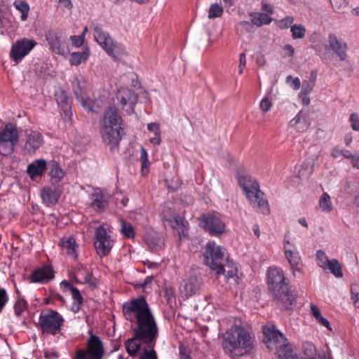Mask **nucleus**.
I'll use <instances>...</instances> for the list:
<instances>
[{"label": "nucleus", "instance_id": "1", "mask_svg": "<svg viewBox=\"0 0 359 359\" xmlns=\"http://www.w3.org/2000/svg\"><path fill=\"white\" fill-rule=\"evenodd\" d=\"M122 312L126 320L135 324L132 337L124 342L127 353L130 357L139 354V359H158L154 347L159 329L146 297L140 295L124 302Z\"/></svg>", "mask_w": 359, "mask_h": 359}, {"label": "nucleus", "instance_id": "2", "mask_svg": "<svg viewBox=\"0 0 359 359\" xmlns=\"http://www.w3.org/2000/svg\"><path fill=\"white\" fill-rule=\"evenodd\" d=\"M100 133L102 142L110 147L111 151L118 150L124 135V124L118 109L115 107H107L99 121Z\"/></svg>", "mask_w": 359, "mask_h": 359}, {"label": "nucleus", "instance_id": "3", "mask_svg": "<svg viewBox=\"0 0 359 359\" xmlns=\"http://www.w3.org/2000/svg\"><path fill=\"white\" fill-rule=\"evenodd\" d=\"M267 284L276 304L283 309H290L296 297L290 288V282L281 268L270 267L267 271Z\"/></svg>", "mask_w": 359, "mask_h": 359}, {"label": "nucleus", "instance_id": "4", "mask_svg": "<svg viewBox=\"0 0 359 359\" xmlns=\"http://www.w3.org/2000/svg\"><path fill=\"white\" fill-rule=\"evenodd\" d=\"M222 348L231 357L249 353L253 348V341L250 332L240 325H233L224 334Z\"/></svg>", "mask_w": 359, "mask_h": 359}, {"label": "nucleus", "instance_id": "5", "mask_svg": "<svg viewBox=\"0 0 359 359\" xmlns=\"http://www.w3.org/2000/svg\"><path fill=\"white\" fill-rule=\"evenodd\" d=\"M238 182L252 208L264 215L269 214V204L264 199V194L259 189L258 182L248 175H238Z\"/></svg>", "mask_w": 359, "mask_h": 359}, {"label": "nucleus", "instance_id": "6", "mask_svg": "<svg viewBox=\"0 0 359 359\" xmlns=\"http://www.w3.org/2000/svg\"><path fill=\"white\" fill-rule=\"evenodd\" d=\"M94 38L97 43L114 60L126 55L125 46L114 41L110 34L97 25L94 26Z\"/></svg>", "mask_w": 359, "mask_h": 359}, {"label": "nucleus", "instance_id": "7", "mask_svg": "<svg viewBox=\"0 0 359 359\" xmlns=\"http://www.w3.org/2000/svg\"><path fill=\"white\" fill-rule=\"evenodd\" d=\"M64 323V318L57 311L48 309L41 312L38 327L43 334L55 336L61 332Z\"/></svg>", "mask_w": 359, "mask_h": 359}, {"label": "nucleus", "instance_id": "8", "mask_svg": "<svg viewBox=\"0 0 359 359\" xmlns=\"http://www.w3.org/2000/svg\"><path fill=\"white\" fill-rule=\"evenodd\" d=\"M198 225L205 232L215 237L223 234L226 229L221 214L215 211L203 214L198 218Z\"/></svg>", "mask_w": 359, "mask_h": 359}, {"label": "nucleus", "instance_id": "9", "mask_svg": "<svg viewBox=\"0 0 359 359\" xmlns=\"http://www.w3.org/2000/svg\"><path fill=\"white\" fill-rule=\"evenodd\" d=\"M204 262L217 274H223L224 270V255L222 248L215 241L207 243L204 252Z\"/></svg>", "mask_w": 359, "mask_h": 359}, {"label": "nucleus", "instance_id": "10", "mask_svg": "<svg viewBox=\"0 0 359 359\" xmlns=\"http://www.w3.org/2000/svg\"><path fill=\"white\" fill-rule=\"evenodd\" d=\"M104 353V346L101 338L89 332L86 349L78 350L74 359H102Z\"/></svg>", "mask_w": 359, "mask_h": 359}, {"label": "nucleus", "instance_id": "11", "mask_svg": "<svg viewBox=\"0 0 359 359\" xmlns=\"http://www.w3.org/2000/svg\"><path fill=\"white\" fill-rule=\"evenodd\" d=\"M19 140L18 130L15 125L8 123L0 131V154L3 156L11 155Z\"/></svg>", "mask_w": 359, "mask_h": 359}, {"label": "nucleus", "instance_id": "12", "mask_svg": "<svg viewBox=\"0 0 359 359\" xmlns=\"http://www.w3.org/2000/svg\"><path fill=\"white\" fill-rule=\"evenodd\" d=\"M114 245V241L107 233L104 226L100 225L95 229L94 246L97 254L100 257H107Z\"/></svg>", "mask_w": 359, "mask_h": 359}, {"label": "nucleus", "instance_id": "13", "mask_svg": "<svg viewBox=\"0 0 359 359\" xmlns=\"http://www.w3.org/2000/svg\"><path fill=\"white\" fill-rule=\"evenodd\" d=\"M37 43L33 39L22 38L17 40L13 43L10 57L15 64L20 63L32 50L36 46Z\"/></svg>", "mask_w": 359, "mask_h": 359}, {"label": "nucleus", "instance_id": "14", "mask_svg": "<svg viewBox=\"0 0 359 359\" xmlns=\"http://www.w3.org/2000/svg\"><path fill=\"white\" fill-rule=\"evenodd\" d=\"M55 271L51 265L45 264L37 267L27 276V280L29 283L46 284L53 280Z\"/></svg>", "mask_w": 359, "mask_h": 359}, {"label": "nucleus", "instance_id": "15", "mask_svg": "<svg viewBox=\"0 0 359 359\" xmlns=\"http://www.w3.org/2000/svg\"><path fill=\"white\" fill-rule=\"evenodd\" d=\"M283 250L285 256L290 265L293 275H295L296 272L300 273L302 271V262L297 247L288 240L285 239Z\"/></svg>", "mask_w": 359, "mask_h": 359}, {"label": "nucleus", "instance_id": "16", "mask_svg": "<svg viewBox=\"0 0 359 359\" xmlns=\"http://www.w3.org/2000/svg\"><path fill=\"white\" fill-rule=\"evenodd\" d=\"M327 42L325 46V50L334 52L341 61H344L347 58L348 45L345 41L338 38L335 34L330 33Z\"/></svg>", "mask_w": 359, "mask_h": 359}, {"label": "nucleus", "instance_id": "17", "mask_svg": "<svg viewBox=\"0 0 359 359\" xmlns=\"http://www.w3.org/2000/svg\"><path fill=\"white\" fill-rule=\"evenodd\" d=\"M46 39L50 49L56 54L65 55L69 53L68 42L62 39L53 30H48L46 33Z\"/></svg>", "mask_w": 359, "mask_h": 359}, {"label": "nucleus", "instance_id": "18", "mask_svg": "<svg viewBox=\"0 0 359 359\" xmlns=\"http://www.w3.org/2000/svg\"><path fill=\"white\" fill-rule=\"evenodd\" d=\"M43 136L38 130H27L25 131V142L24 144V151L33 155L43 144Z\"/></svg>", "mask_w": 359, "mask_h": 359}, {"label": "nucleus", "instance_id": "19", "mask_svg": "<svg viewBox=\"0 0 359 359\" xmlns=\"http://www.w3.org/2000/svg\"><path fill=\"white\" fill-rule=\"evenodd\" d=\"M72 89L76 100L89 111L95 112L92 107V100L87 97L85 82L75 77L72 81Z\"/></svg>", "mask_w": 359, "mask_h": 359}, {"label": "nucleus", "instance_id": "20", "mask_svg": "<svg viewBox=\"0 0 359 359\" xmlns=\"http://www.w3.org/2000/svg\"><path fill=\"white\" fill-rule=\"evenodd\" d=\"M116 99L123 108L128 107L126 109L128 114L134 112V107L137 102V96L133 90L128 88H121L116 93Z\"/></svg>", "mask_w": 359, "mask_h": 359}, {"label": "nucleus", "instance_id": "21", "mask_svg": "<svg viewBox=\"0 0 359 359\" xmlns=\"http://www.w3.org/2000/svg\"><path fill=\"white\" fill-rule=\"evenodd\" d=\"M202 280L201 278L191 276L189 278L184 280L183 283L180 287V290L182 295L188 298L194 296L199 292Z\"/></svg>", "mask_w": 359, "mask_h": 359}, {"label": "nucleus", "instance_id": "22", "mask_svg": "<svg viewBox=\"0 0 359 359\" xmlns=\"http://www.w3.org/2000/svg\"><path fill=\"white\" fill-rule=\"evenodd\" d=\"M90 205L97 212H104L108 205L107 195L105 191L97 188L90 195Z\"/></svg>", "mask_w": 359, "mask_h": 359}, {"label": "nucleus", "instance_id": "23", "mask_svg": "<svg viewBox=\"0 0 359 359\" xmlns=\"http://www.w3.org/2000/svg\"><path fill=\"white\" fill-rule=\"evenodd\" d=\"M60 246L66 250L67 255L74 259L78 257L76 248L79 245L76 243L75 238L72 236H65L60 241Z\"/></svg>", "mask_w": 359, "mask_h": 359}, {"label": "nucleus", "instance_id": "24", "mask_svg": "<svg viewBox=\"0 0 359 359\" xmlns=\"http://www.w3.org/2000/svg\"><path fill=\"white\" fill-rule=\"evenodd\" d=\"M48 163L44 159H37L30 163L27 168V172L32 179L41 176L47 169Z\"/></svg>", "mask_w": 359, "mask_h": 359}, {"label": "nucleus", "instance_id": "25", "mask_svg": "<svg viewBox=\"0 0 359 359\" xmlns=\"http://www.w3.org/2000/svg\"><path fill=\"white\" fill-rule=\"evenodd\" d=\"M290 126L294 127L297 131L303 133L306 131L310 126L308 115L302 111L299 112L297 116L290 121Z\"/></svg>", "mask_w": 359, "mask_h": 359}, {"label": "nucleus", "instance_id": "26", "mask_svg": "<svg viewBox=\"0 0 359 359\" xmlns=\"http://www.w3.org/2000/svg\"><path fill=\"white\" fill-rule=\"evenodd\" d=\"M41 196L46 205H53L57 203L60 193L57 189L48 187L43 189Z\"/></svg>", "mask_w": 359, "mask_h": 359}, {"label": "nucleus", "instance_id": "27", "mask_svg": "<svg viewBox=\"0 0 359 359\" xmlns=\"http://www.w3.org/2000/svg\"><path fill=\"white\" fill-rule=\"evenodd\" d=\"M278 359H302L292 349L290 344H283L276 348Z\"/></svg>", "mask_w": 359, "mask_h": 359}, {"label": "nucleus", "instance_id": "28", "mask_svg": "<svg viewBox=\"0 0 359 359\" xmlns=\"http://www.w3.org/2000/svg\"><path fill=\"white\" fill-rule=\"evenodd\" d=\"M55 100L57 104L64 112H67L71 109V99L67 96L66 92L59 89L55 92Z\"/></svg>", "mask_w": 359, "mask_h": 359}, {"label": "nucleus", "instance_id": "29", "mask_svg": "<svg viewBox=\"0 0 359 359\" xmlns=\"http://www.w3.org/2000/svg\"><path fill=\"white\" fill-rule=\"evenodd\" d=\"M263 332L269 341H273L277 344L285 342L286 340L284 335L279 330L275 329L274 326L272 327L264 326Z\"/></svg>", "mask_w": 359, "mask_h": 359}, {"label": "nucleus", "instance_id": "30", "mask_svg": "<svg viewBox=\"0 0 359 359\" xmlns=\"http://www.w3.org/2000/svg\"><path fill=\"white\" fill-rule=\"evenodd\" d=\"M47 169L49 170V175L52 179H56L57 182L60 181L65 175V172L60 167L58 162L50 161L48 163Z\"/></svg>", "mask_w": 359, "mask_h": 359}, {"label": "nucleus", "instance_id": "31", "mask_svg": "<svg viewBox=\"0 0 359 359\" xmlns=\"http://www.w3.org/2000/svg\"><path fill=\"white\" fill-rule=\"evenodd\" d=\"M90 56L88 48H85L82 52H74L71 55L69 62L71 65L78 66L86 62Z\"/></svg>", "mask_w": 359, "mask_h": 359}, {"label": "nucleus", "instance_id": "32", "mask_svg": "<svg viewBox=\"0 0 359 359\" xmlns=\"http://www.w3.org/2000/svg\"><path fill=\"white\" fill-rule=\"evenodd\" d=\"M147 129L154 134V137L149 139L150 143L154 146L159 145L161 142V132L159 124L156 122L148 123Z\"/></svg>", "mask_w": 359, "mask_h": 359}, {"label": "nucleus", "instance_id": "33", "mask_svg": "<svg viewBox=\"0 0 359 359\" xmlns=\"http://www.w3.org/2000/svg\"><path fill=\"white\" fill-rule=\"evenodd\" d=\"M319 209L324 212H330L332 210L331 198L327 192H323L318 201Z\"/></svg>", "mask_w": 359, "mask_h": 359}, {"label": "nucleus", "instance_id": "34", "mask_svg": "<svg viewBox=\"0 0 359 359\" xmlns=\"http://www.w3.org/2000/svg\"><path fill=\"white\" fill-rule=\"evenodd\" d=\"M78 274L83 276L84 283L90 286H96V279L93 278V272L83 265L78 267Z\"/></svg>", "mask_w": 359, "mask_h": 359}, {"label": "nucleus", "instance_id": "35", "mask_svg": "<svg viewBox=\"0 0 359 359\" xmlns=\"http://www.w3.org/2000/svg\"><path fill=\"white\" fill-rule=\"evenodd\" d=\"M14 7L21 13L20 19L22 21H25L28 18V14L29 12V6L26 1H15L13 3Z\"/></svg>", "mask_w": 359, "mask_h": 359}, {"label": "nucleus", "instance_id": "36", "mask_svg": "<svg viewBox=\"0 0 359 359\" xmlns=\"http://www.w3.org/2000/svg\"><path fill=\"white\" fill-rule=\"evenodd\" d=\"M121 233L127 238L133 239L135 237V231L133 226L128 222L121 220Z\"/></svg>", "mask_w": 359, "mask_h": 359}, {"label": "nucleus", "instance_id": "37", "mask_svg": "<svg viewBox=\"0 0 359 359\" xmlns=\"http://www.w3.org/2000/svg\"><path fill=\"white\" fill-rule=\"evenodd\" d=\"M327 269H329L336 278H341L343 276L341 266L337 259H331L327 266Z\"/></svg>", "mask_w": 359, "mask_h": 359}, {"label": "nucleus", "instance_id": "38", "mask_svg": "<svg viewBox=\"0 0 359 359\" xmlns=\"http://www.w3.org/2000/svg\"><path fill=\"white\" fill-rule=\"evenodd\" d=\"M27 308L28 303L25 298L22 295L18 296L13 306L15 314L17 316H20Z\"/></svg>", "mask_w": 359, "mask_h": 359}, {"label": "nucleus", "instance_id": "39", "mask_svg": "<svg viewBox=\"0 0 359 359\" xmlns=\"http://www.w3.org/2000/svg\"><path fill=\"white\" fill-rule=\"evenodd\" d=\"M174 222L175 226H173V228L180 227L181 231H179L180 237L182 236H185L188 234V228L189 225L188 222L180 216H176L174 217Z\"/></svg>", "mask_w": 359, "mask_h": 359}, {"label": "nucleus", "instance_id": "40", "mask_svg": "<svg viewBox=\"0 0 359 359\" xmlns=\"http://www.w3.org/2000/svg\"><path fill=\"white\" fill-rule=\"evenodd\" d=\"M303 352L307 359H315L316 356V348L315 345L309 341L303 344Z\"/></svg>", "mask_w": 359, "mask_h": 359}, {"label": "nucleus", "instance_id": "41", "mask_svg": "<svg viewBox=\"0 0 359 359\" xmlns=\"http://www.w3.org/2000/svg\"><path fill=\"white\" fill-rule=\"evenodd\" d=\"M290 32L293 39H302L305 36L306 28L303 25L294 24L291 26Z\"/></svg>", "mask_w": 359, "mask_h": 359}, {"label": "nucleus", "instance_id": "42", "mask_svg": "<svg viewBox=\"0 0 359 359\" xmlns=\"http://www.w3.org/2000/svg\"><path fill=\"white\" fill-rule=\"evenodd\" d=\"M224 10L222 6L218 4H212L210 5L208 11V18L212 19L221 17L223 14Z\"/></svg>", "mask_w": 359, "mask_h": 359}, {"label": "nucleus", "instance_id": "43", "mask_svg": "<svg viewBox=\"0 0 359 359\" xmlns=\"http://www.w3.org/2000/svg\"><path fill=\"white\" fill-rule=\"evenodd\" d=\"M316 83V76L314 77L313 81H304L302 85L301 91L299 93V97H302L303 95H309L315 86Z\"/></svg>", "mask_w": 359, "mask_h": 359}, {"label": "nucleus", "instance_id": "44", "mask_svg": "<svg viewBox=\"0 0 359 359\" xmlns=\"http://www.w3.org/2000/svg\"><path fill=\"white\" fill-rule=\"evenodd\" d=\"M316 256L318 265L320 267L326 269L329 262H330L326 254L323 250H319L316 252Z\"/></svg>", "mask_w": 359, "mask_h": 359}, {"label": "nucleus", "instance_id": "45", "mask_svg": "<svg viewBox=\"0 0 359 359\" xmlns=\"http://www.w3.org/2000/svg\"><path fill=\"white\" fill-rule=\"evenodd\" d=\"M351 299L354 306L359 308V284L354 283L351 286Z\"/></svg>", "mask_w": 359, "mask_h": 359}, {"label": "nucleus", "instance_id": "46", "mask_svg": "<svg viewBox=\"0 0 359 359\" xmlns=\"http://www.w3.org/2000/svg\"><path fill=\"white\" fill-rule=\"evenodd\" d=\"M72 297L74 300V303L76 304L77 311L80 309L81 306L83 303V298L80 292V291L76 289H73V291L71 292Z\"/></svg>", "mask_w": 359, "mask_h": 359}, {"label": "nucleus", "instance_id": "47", "mask_svg": "<svg viewBox=\"0 0 359 359\" xmlns=\"http://www.w3.org/2000/svg\"><path fill=\"white\" fill-rule=\"evenodd\" d=\"M252 21L254 25L262 26L264 24H269L271 20L269 18L267 15L259 13L258 17H254Z\"/></svg>", "mask_w": 359, "mask_h": 359}, {"label": "nucleus", "instance_id": "48", "mask_svg": "<svg viewBox=\"0 0 359 359\" xmlns=\"http://www.w3.org/2000/svg\"><path fill=\"white\" fill-rule=\"evenodd\" d=\"M294 22V18L292 16H287L283 19L279 20L278 23V26L280 29H287L289 27L291 28L292 26V23Z\"/></svg>", "mask_w": 359, "mask_h": 359}, {"label": "nucleus", "instance_id": "49", "mask_svg": "<svg viewBox=\"0 0 359 359\" xmlns=\"http://www.w3.org/2000/svg\"><path fill=\"white\" fill-rule=\"evenodd\" d=\"M286 82L289 83L294 90H298L301 86L300 79L298 77L293 78L291 75L286 77Z\"/></svg>", "mask_w": 359, "mask_h": 359}, {"label": "nucleus", "instance_id": "50", "mask_svg": "<svg viewBox=\"0 0 359 359\" xmlns=\"http://www.w3.org/2000/svg\"><path fill=\"white\" fill-rule=\"evenodd\" d=\"M259 107L264 113H266L270 111L272 104L269 98L268 97H265L261 100Z\"/></svg>", "mask_w": 359, "mask_h": 359}, {"label": "nucleus", "instance_id": "51", "mask_svg": "<svg viewBox=\"0 0 359 359\" xmlns=\"http://www.w3.org/2000/svg\"><path fill=\"white\" fill-rule=\"evenodd\" d=\"M349 121L351 126L353 130H359V116L356 113H352L350 116Z\"/></svg>", "mask_w": 359, "mask_h": 359}, {"label": "nucleus", "instance_id": "52", "mask_svg": "<svg viewBox=\"0 0 359 359\" xmlns=\"http://www.w3.org/2000/svg\"><path fill=\"white\" fill-rule=\"evenodd\" d=\"M9 299L8 295L5 289H0V313L3 311L4 307Z\"/></svg>", "mask_w": 359, "mask_h": 359}, {"label": "nucleus", "instance_id": "53", "mask_svg": "<svg viewBox=\"0 0 359 359\" xmlns=\"http://www.w3.org/2000/svg\"><path fill=\"white\" fill-rule=\"evenodd\" d=\"M70 40L74 46L77 48L80 47L83 44L84 42L83 35L71 36Z\"/></svg>", "mask_w": 359, "mask_h": 359}, {"label": "nucleus", "instance_id": "54", "mask_svg": "<svg viewBox=\"0 0 359 359\" xmlns=\"http://www.w3.org/2000/svg\"><path fill=\"white\" fill-rule=\"evenodd\" d=\"M141 162H142V167H141L142 173V175H147L149 172V168L150 165V162H149V159L142 160V161H141Z\"/></svg>", "mask_w": 359, "mask_h": 359}, {"label": "nucleus", "instance_id": "55", "mask_svg": "<svg viewBox=\"0 0 359 359\" xmlns=\"http://www.w3.org/2000/svg\"><path fill=\"white\" fill-rule=\"evenodd\" d=\"M344 154V150L341 149L339 147H335L333 148L331 155L333 158H337Z\"/></svg>", "mask_w": 359, "mask_h": 359}, {"label": "nucleus", "instance_id": "56", "mask_svg": "<svg viewBox=\"0 0 359 359\" xmlns=\"http://www.w3.org/2000/svg\"><path fill=\"white\" fill-rule=\"evenodd\" d=\"M311 310L313 316L316 320L322 316L320 309L316 305L311 304Z\"/></svg>", "mask_w": 359, "mask_h": 359}, {"label": "nucleus", "instance_id": "57", "mask_svg": "<svg viewBox=\"0 0 359 359\" xmlns=\"http://www.w3.org/2000/svg\"><path fill=\"white\" fill-rule=\"evenodd\" d=\"M318 323H320L321 325L327 327L329 330H332V328L330 327V323L329 321L325 318L324 317H323L322 316L318 318L317 320Z\"/></svg>", "mask_w": 359, "mask_h": 359}, {"label": "nucleus", "instance_id": "58", "mask_svg": "<svg viewBox=\"0 0 359 359\" xmlns=\"http://www.w3.org/2000/svg\"><path fill=\"white\" fill-rule=\"evenodd\" d=\"M284 50L287 51L290 57H293L294 54V49L290 44H287L283 47Z\"/></svg>", "mask_w": 359, "mask_h": 359}, {"label": "nucleus", "instance_id": "59", "mask_svg": "<svg viewBox=\"0 0 359 359\" xmlns=\"http://www.w3.org/2000/svg\"><path fill=\"white\" fill-rule=\"evenodd\" d=\"M58 1L66 8L71 9L73 7L71 0H58Z\"/></svg>", "mask_w": 359, "mask_h": 359}, {"label": "nucleus", "instance_id": "60", "mask_svg": "<svg viewBox=\"0 0 359 359\" xmlns=\"http://www.w3.org/2000/svg\"><path fill=\"white\" fill-rule=\"evenodd\" d=\"M144 264L146 265L149 269H156L159 266V264L157 262H151L149 260L144 262Z\"/></svg>", "mask_w": 359, "mask_h": 359}, {"label": "nucleus", "instance_id": "61", "mask_svg": "<svg viewBox=\"0 0 359 359\" xmlns=\"http://www.w3.org/2000/svg\"><path fill=\"white\" fill-rule=\"evenodd\" d=\"M61 285H63L66 289L70 290L71 292L73 291V289H76V287L73 286L72 284H71L67 280H62L61 283Z\"/></svg>", "mask_w": 359, "mask_h": 359}, {"label": "nucleus", "instance_id": "62", "mask_svg": "<svg viewBox=\"0 0 359 359\" xmlns=\"http://www.w3.org/2000/svg\"><path fill=\"white\" fill-rule=\"evenodd\" d=\"M153 279V276H147L144 279V280L140 284V287L144 288L147 285L150 284L152 282Z\"/></svg>", "mask_w": 359, "mask_h": 359}, {"label": "nucleus", "instance_id": "63", "mask_svg": "<svg viewBox=\"0 0 359 359\" xmlns=\"http://www.w3.org/2000/svg\"><path fill=\"white\" fill-rule=\"evenodd\" d=\"M239 67H245L246 65V57L245 53H241L239 56Z\"/></svg>", "mask_w": 359, "mask_h": 359}, {"label": "nucleus", "instance_id": "64", "mask_svg": "<svg viewBox=\"0 0 359 359\" xmlns=\"http://www.w3.org/2000/svg\"><path fill=\"white\" fill-rule=\"evenodd\" d=\"M147 159H149L147 151L144 147H142L140 151V161Z\"/></svg>", "mask_w": 359, "mask_h": 359}]
</instances>
